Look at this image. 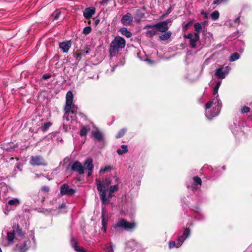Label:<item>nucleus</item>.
Wrapping results in <instances>:
<instances>
[{
  "mask_svg": "<svg viewBox=\"0 0 252 252\" xmlns=\"http://www.w3.org/2000/svg\"><path fill=\"white\" fill-rule=\"evenodd\" d=\"M230 68L228 66L225 67L221 66L216 69L215 74L219 79H224L228 74Z\"/></svg>",
  "mask_w": 252,
  "mask_h": 252,
  "instance_id": "9",
  "label": "nucleus"
},
{
  "mask_svg": "<svg viewBox=\"0 0 252 252\" xmlns=\"http://www.w3.org/2000/svg\"><path fill=\"white\" fill-rule=\"evenodd\" d=\"M218 89L214 88L213 94L215 98L208 101L205 105V116L208 119H211L218 116L222 107V103L218 94Z\"/></svg>",
  "mask_w": 252,
  "mask_h": 252,
  "instance_id": "2",
  "label": "nucleus"
},
{
  "mask_svg": "<svg viewBox=\"0 0 252 252\" xmlns=\"http://www.w3.org/2000/svg\"><path fill=\"white\" fill-rule=\"evenodd\" d=\"M95 12V8L94 7H90L86 8L83 11V16L87 19L91 18Z\"/></svg>",
  "mask_w": 252,
  "mask_h": 252,
  "instance_id": "15",
  "label": "nucleus"
},
{
  "mask_svg": "<svg viewBox=\"0 0 252 252\" xmlns=\"http://www.w3.org/2000/svg\"><path fill=\"white\" fill-rule=\"evenodd\" d=\"M133 21L132 15L129 13H127L124 15L121 19V23L124 26L130 25Z\"/></svg>",
  "mask_w": 252,
  "mask_h": 252,
  "instance_id": "14",
  "label": "nucleus"
},
{
  "mask_svg": "<svg viewBox=\"0 0 252 252\" xmlns=\"http://www.w3.org/2000/svg\"><path fill=\"white\" fill-rule=\"evenodd\" d=\"M78 109V107L73 103V94L71 91H69L66 94L65 105L64 108V114L63 120L67 122L70 121V113L74 115L75 117Z\"/></svg>",
  "mask_w": 252,
  "mask_h": 252,
  "instance_id": "3",
  "label": "nucleus"
},
{
  "mask_svg": "<svg viewBox=\"0 0 252 252\" xmlns=\"http://www.w3.org/2000/svg\"><path fill=\"white\" fill-rule=\"evenodd\" d=\"M60 14H61V12L60 11L57 12L56 13V14H55V15L54 16V20H57L59 18Z\"/></svg>",
  "mask_w": 252,
  "mask_h": 252,
  "instance_id": "48",
  "label": "nucleus"
},
{
  "mask_svg": "<svg viewBox=\"0 0 252 252\" xmlns=\"http://www.w3.org/2000/svg\"><path fill=\"white\" fill-rule=\"evenodd\" d=\"M201 14L202 15H203V16H204V17L205 18H207V17H208V14H207V13L206 12L202 11H201Z\"/></svg>",
  "mask_w": 252,
  "mask_h": 252,
  "instance_id": "52",
  "label": "nucleus"
},
{
  "mask_svg": "<svg viewBox=\"0 0 252 252\" xmlns=\"http://www.w3.org/2000/svg\"><path fill=\"white\" fill-rule=\"evenodd\" d=\"M111 177H115L117 179V181L116 183H111V185L109 186V187L108 188V191H109V192H115L118 190L119 189V178L115 176H111Z\"/></svg>",
  "mask_w": 252,
  "mask_h": 252,
  "instance_id": "18",
  "label": "nucleus"
},
{
  "mask_svg": "<svg viewBox=\"0 0 252 252\" xmlns=\"http://www.w3.org/2000/svg\"><path fill=\"white\" fill-rule=\"evenodd\" d=\"M250 111V108L248 106H245L243 107V108L241 109V112L242 113H246L249 112Z\"/></svg>",
  "mask_w": 252,
  "mask_h": 252,
  "instance_id": "40",
  "label": "nucleus"
},
{
  "mask_svg": "<svg viewBox=\"0 0 252 252\" xmlns=\"http://www.w3.org/2000/svg\"><path fill=\"white\" fill-rule=\"evenodd\" d=\"M30 163L32 166H45L47 165L43 158L40 156H32Z\"/></svg>",
  "mask_w": 252,
  "mask_h": 252,
  "instance_id": "8",
  "label": "nucleus"
},
{
  "mask_svg": "<svg viewBox=\"0 0 252 252\" xmlns=\"http://www.w3.org/2000/svg\"><path fill=\"white\" fill-rule=\"evenodd\" d=\"M115 247V246L114 244H113L112 242H110L105 244L104 250L106 252H114V249Z\"/></svg>",
  "mask_w": 252,
  "mask_h": 252,
  "instance_id": "23",
  "label": "nucleus"
},
{
  "mask_svg": "<svg viewBox=\"0 0 252 252\" xmlns=\"http://www.w3.org/2000/svg\"><path fill=\"white\" fill-rule=\"evenodd\" d=\"M92 171H90L89 170L88 171V176H91L92 175Z\"/></svg>",
  "mask_w": 252,
  "mask_h": 252,
  "instance_id": "56",
  "label": "nucleus"
},
{
  "mask_svg": "<svg viewBox=\"0 0 252 252\" xmlns=\"http://www.w3.org/2000/svg\"><path fill=\"white\" fill-rule=\"evenodd\" d=\"M21 201L17 198H13L8 200L7 204L5 205V210L9 212L11 210H14L18 206L20 205Z\"/></svg>",
  "mask_w": 252,
  "mask_h": 252,
  "instance_id": "11",
  "label": "nucleus"
},
{
  "mask_svg": "<svg viewBox=\"0 0 252 252\" xmlns=\"http://www.w3.org/2000/svg\"><path fill=\"white\" fill-rule=\"evenodd\" d=\"M100 22V20L98 19H94V24L95 26H97Z\"/></svg>",
  "mask_w": 252,
  "mask_h": 252,
  "instance_id": "53",
  "label": "nucleus"
},
{
  "mask_svg": "<svg viewBox=\"0 0 252 252\" xmlns=\"http://www.w3.org/2000/svg\"><path fill=\"white\" fill-rule=\"evenodd\" d=\"M171 34L172 33L170 31L165 32L164 33L159 36V38L161 40L165 41L171 37Z\"/></svg>",
  "mask_w": 252,
  "mask_h": 252,
  "instance_id": "24",
  "label": "nucleus"
},
{
  "mask_svg": "<svg viewBox=\"0 0 252 252\" xmlns=\"http://www.w3.org/2000/svg\"><path fill=\"white\" fill-rule=\"evenodd\" d=\"M193 180L194 184H197V185H201L202 181H201V179L199 177H198V176L194 177L193 178Z\"/></svg>",
  "mask_w": 252,
  "mask_h": 252,
  "instance_id": "37",
  "label": "nucleus"
},
{
  "mask_svg": "<svg viewBox=\"0 0 252 252\" xmlns=\"http://www.w3.org/2000/svg\"><path fill=\"white\" fill-rule=\"evenodd\" d=\"M12 228L13 230L12 231H9L7 233L6 240H7V244H4V246L5 247L12 245L13 244L16 234L20 237H23L24 235L22 229L18 224H14Z\"/></svg>",
  "mask_w": 252,
  "mask_h": 252,
  "instance_id": "5",
  "label": "nucleus"
},
{
  "mask_svg": "<svg viewBox=\"0 0 252 252\" xmlns=\"http://www.w3.org/2000/svg\"><path fill=\"white\" fill-rule=\"evenodd\" d=\"M240 22V17H237L234 21V23L236 24H239Z\"/></svg>",
  "mask_w": 252,
  "mask_h": 252,
  "instance_id": "54",
  "label": "nucleus"
},
{
  "mask_svg": "<svg viewBox=\"0 0 252 252\" xmlns=\"http://www.w3.org/2000/svg\"><path fill=\"white\" fill-rule=\"evenodd\" d=\"M110 0H102V1H101L100 2V4L101 5H106L107 3H108V2Z\"/></svg>",
  "mask_w": 252,
  "mask_h": 252,
  "instance_id": "47",
  "label": "nucleus"
},
{
  "mask_svg": "<svg viewBox=\"0 0 252 252\" xmlns=\"http://www.w3.org/2000/svg\"><path fill=\"white\" fill-rule=\"evenodd\" d=\"M240 58L239 54L235 52L231 54L230 58H229V61L230 62H234L237 60H238Z\"/></svg>",
  "mask_w": 252,
  "mask_h": 252,
  "instance_id": "29",
  "label": "nucleus"
},
{
  "mask_svg": "<svg viewBox=\"0 0 252 252\" xmlns=\"http://www.w3.org/2000/svg\"><path fill=\"white\" fill-rule=\"evenodd\" d=\"M102 229L104 231V232L106 231V226H103L102 227Z\"/></svg>",
  "mask_w": 252,
  "mask_h": 252,
  "instance_id": "55",
  "label": "nucleus"
},
{
  "mask_svg": "<svg viewBox=\"0 0 252 252\" xmlns=\"http://www.w3.org/2000/svg\"><path fill=\"white\" fill-rule=\"evenodd\" d=\"M190 229L188 228H186L184 230L183 234L182 236H184V238L186 239L188 237H189V236L190 235Z\"/></svg>",
  "mask_w": 252,
  "mask_h": 252,
  "instance_id": "35",
  "label": "nucleus"
},
{
  "mask_svg": "<svg viewBox=\"0 0 252 252\" xmlns=\"http://www.w3.org/2000/svg\"><path fill=\"white\" fill-rule=\"evenodd\" d=\"M177 242L175 241H171L169 242V249H172L174 247H176Z\"/></svg>",
  "mask_w": 252,
  "mask_h": 252,
  "instance_id": "41",
  "label": "nucleus"
},
{
  "mask_svg": "<svg viewBox=\"0 0 252 252\" xmlns=\"http://www.w3.org/2000/svg\"><path fill=\"white\" fill-rule=\"evenodd\" d=\"M52 126V123L50 122L45 123L43 126L41 127V130L45 132Z\"/></svg>",
  "mask_w": 252,
  "mask_h": 252,
  "instance_id": "32",
  "label": "nucleus"
},
{
  "mask_svg": "<svg viewBox=\"0 0 252 252\" xmlns=\"http://www.w3.org/2000/svg\"><path fill=\"white\" fill-rule=\"evenodd\" d=\"M136 224L134 222H129L125 219L118 220L114 228L115 229H123L125 230L129 231L135 227Z\"/></svg>",
  "mask_w": 252,
  "mask_h": 252,
  "instance_id": "6",
  "label": "nucleus"
},
{
  "mask_svg": "<svg viewBox=\"0 0 252 252\" xmlns=\"http://www.w3.org/2000/svg\"><path fill=\"white\" fill-rule=\"evenodd\" d=\"M51 77V74H44L43 75L42 78L44 80H46V79H49Z\"/></svg>",
  "mask_w": 252,
  "mask_h": 252,
  "instance_id": "45",
  "label": "nucleus"
},
{
  "mask_svg": "<svg viewBox=\"0 0 252 252\" xmlns=\"http://www.w3.org/2000/svg\"><path fill=\"white\" fill-rule=\"evenodd\" d=\"M222 168H223V170H224V169H225V166H223L222 167Z\"/></svg>",
  "mask_w": 252,
  "mask_h": 252,
  "instance_id": "59",
  "label": "nucleus"
},
{
  "mask_svg": "<svg viewBox=\"0 0 252 252\" xmlns=\"http://www.w3.org/2000/svg\"><path fill=\"white\" fill-rule=\"evenodd\" d=\"M75 192V190L69 188V186L66 184H63L60 189V194L63 195H72Z\"/></svg>",
  "mask_w": 252,
  "mask_h": 252,
  "instance_id": "12",
  "label": "nucleus"
},
{
  "mask_svg": "<svg viewBox=\"0 0 252 252\" xmlns=\"http://www.w3.org/2000/svg\"><path fill=\"white\" fill-rule=\"evenodd\" d=\"M32 239H33V241H34V236L33 237Z\"/></svg>",
  "mask_w": 252,
  "mask_h": 252,
  "instance_id": "60",
  "label": "nucleus"
},
{
  "mask_svg": "<svg viewBox=\"0 0 252 252\" xmlns=\"http://www.w3.org/2000/svg\"><path fill=\"white\" fill-rule=\"evenodd\" d=\"M92 134L93 137L96 141L101 142L103 140L104 137L103 133L97 128H96L95 130H93Z\"/></svg>",
  "mask_w": 252,
  "mask_h": 252,
  "instance_id": "16",
  "label": "nucleus"
},
{
  "mask_svg": "<svg viewBox=\"0 0 252 252\" xmlns=\"http://www.w3.org/2000/svg\"><path fill=\"white\" fill-rule=\"evenodd\" d=\"M90 130V128L89 126H83L80 129L79 134L81 136H86Z\"/></svg>",
  "mask_w": 252,
  "mask_h": 252,
  "instance_id": "22",
  "label": "nucleus"
},
{
  "mask_svg": "<svg viewBox=\"0 0 252 252\" xmlns=\"http://www.w3.org/2000/svg\"><path fill=\"white\" fill-rule=\"evenodd\" d=\"M101 218H102V226H106V222L105 220L104 213L103 212H102Z\"/></svg>",
  "mask_w": 252,
  "mask_h": 252,
  "instance_id": "43",
  "label": "nucleus"
},
{
  "mask_svg": "<svg viewBox=\"0 0 252 252\" xmlns=\"http://www.w3.org/2000/svg\"><path fill=\"white\" fill-rule=\"evenodd\" d=\"M71 245L74 250L77 252H86L83 248H80L77 246V241L73 238L71 239Z\"/></svg>",
  "mask_w": 252,
  "mask_h": 252,
  "instance_id": "20",
  "label": "nucleus"
},
{
  "mask_svg": "<svg viewBox=\"0 0 252 252\" xmlns=\"http://www.w3.org/2000/svg\"><path fill=\"white\" fill-rule=\"evenodd\" d=\"M221 82L220 81H218L217 83H216L215 88L219 89V88L221 85Z\"/></svg>",
  "mask_w": 252,
  "mask_h": 252,
  "instance_id": "50",
  "label": "nucleus"
},
{
  "mask_svg": "<svg viewBox=\"0 0 252 252\" xmlns=\"http://www.w3.org/2000/svg\"><path fill=\"white\" fill-rule=\"evenodd\" d=\"M122 148L123 149V150H121L120 149H118L117 150V153L120 155H123V154L126 153L128 151V149H127V145H122L121 146Z\"/></svg>",
  "mask_w": 252,
  "mask_h": 252,
  "instance_id": "28",
  "label": "nucleus"
},
{
  "mask_svg": "<svg viewBox=\"0 0 252 252\" xmlns=\"http://www.w3.org/2000/svg\"><path fill=\"white\" fill-rule=\"evenodd\" d=\"M206 22H202V24H206Z\"/></svg>",
  "mask_w": 252,
  "mask_h": 252,
  "instance_id": "58",
  "label": "nucleus"
},
{
  "mask_svg": "<svg viewBox=\"0 0 252 252\" xmlns=\"http://www.w3.org/2000/svg\"><path fill=\"white\" fill-rule=\"evenodd\" d=\"M192 22H193L192 21H190L188 22L187 23L185 24L183 26V29L184 30H187L188 29V27L192 24Z\"/></svg>",
  "mask_w": 252,
  "mask_h": 252,
  "instance_id": "42",
  "label": "nucleus"
},
{
  "mask_svg": "<svg viewBox=\"0 0 252 252\" xmlns=\"http://www.w3.org/2000/svg\"><path fill=\"white\" fill-rule=\"evenodd\" d=\"M71 169L73 171L78 173L79 174L84 173V168L81 163L78 161H75L73 162L71 165Z\"/></svg>",
  "mask_w": 252,
  "mask_h": 252,
  "instance_id": "13",
  "label": "nucleus"
},
{
  "mask_svg": "<svg viewBox=\"0 0 252 252\" xmlns=\"http://www.w3.org/2000/svg\"><path fill=\"white\" fill-rule=\"evenodd\" d=\"M76 59L77 60H80L81 59V53L80 51H77L75 53Z\"/></svg>",
  "mask_w": 252,
  "mask_h": 252,
  "instance_id": "44",
  "label": "nucleus"
},
{
  "mask_svg": "<svg viewBox=\"0 0 252 252\" xmlns=\"http://www.w3.org/2000/svg\"><path fill=\"white\" fill-rule=\"evenodd\" d=\"M229 0H214L213 1V4L219 5L221 3H226Z\"/></svg>",
  "mask_w": 252,
  "mask_h": 252,
  "instance_id": "38",
  "label": "nucleus"
},
{
  "mask_svg": "<svg viewBox=\"0 0 252 252\" xmlns=\"http://www.w3.org/2000/svg\"><path fill=\"white\" fill-rule=\"evenodd\" d=\"M71 46V42L70 40L63 41L59 44V47L63 53H67Z\"/></svg>",
  "mask_w": 252,
  "mask_h": 252,
  "instance_id": "17",
  "label": "nucleus"
},
{
  "mask_svg": "<svg viewBox=\"0 0 252 252\" xmlns=\"http://www.w3.org/2000/svg\"><path fill=\"white\" fill-rule=\"evenodd\" d=\"M204 39L205 40L206 44L207 45L210 44L214 40L213 35L211 33H208L206 34L205 35Z\"/></svg>",
  "mask_w": 252,
  "mask_h": 252,
  "instance_id": "25",
  "label": "nucleus"
},
{
  "mask_svg": "<svg viewBox=\"0 0 252 252\" xmlns=\"http://www.w3.org/2000/svg\"><path fill=\"white\" fill-rule=\"evenodd\" d=\"M185 240L186 239L184 238V236H180L177 240L176 248L180 247L182 245V244L183 243Z\"/></svg>",
  "mask_w": 252,
  "mask_h": 252,
  "instance_id": "34",
  "label": "nucleus"
},
{
  "mask_svg": "<svg viewBox=\"0 0 252 252\" xmlns=\"http://www.w3.org/2000/svg\"><path fill=\"white\" fill-rule=\"evenodd\" d=\"M117 179L115 177H109L101 181L99 179L95 180L97 189L99 193L100 198L103 204H107L109 202V199L112 197L113 192H109L107 194L106 191H108L109 186L112 183H116Z\"/></svg>",
  "mask_w": 252,
  "mask_h": 252,
  "instance_id": "1",
  "label": "nucleus"
},
{
  "mask_svg": "<svg viewBox=\"0 0 252 252\" xmlns=\"http://www.w3.org/2000/svg\"><path fill=\"white\" fill-rule=\"evenodd\" d=\"M210 17L213 20H218L220 17V13L218 11L215 10L211 13Z\"/></svg>",
  "mask_w": 252,
  "mask_h": 252,
  "instance_id": "31",
  "label": "nucleus"
},
{
  "mask_svg": "<svg viewBox=\"0 0 252 252\" xmlns=\"http://www.w3.org/2000/svg\"><path fill=\"white\" fill-rule=\"evenodd\" d=\"M91 32V28L89 26L86 27L84 28L83 31V33L84 34H89Z\"/></svg>",
  "mask_w": 252,
  "mask_h": 252,
  "instance_id": "39",
  "label": "nucleus"
},
{
  "mask_svg": "<svg viewBox=\"0 0 252 252\" xmlns=\"http://www.w3.org/2000/svg\"><path fill=\"white\" fill-rule=\"evenodd\" d=\"M126 132V129L123 128L121 129L120 131H119V132L116 134V137L117 138H119L123 136V135L125 134V133Z\"/></svg>",
  "mask_w": 252,
  "mask_h": 252,
  "instance_id": "36",
  "label": "nucleus"
},
{
  "mask_svg": "<svg viewBox=\"0 0 252 252\" xmlns=\"http://www.w3.org/2000/svg\"><path fill=\"white\" fill-rule=\"evenodd\" d=\"M112 169V167L110 165H107L104 167H102L99 170L100 173L104 174L106 172H110Z\"/></svg>",
  "mask_w": 252,
  "mask_h": 252,
  "instance_id": "30",
  "label": "nucleus"
},
{
  "mask_svg": "<svg viewBox=\"0 0 252 252\" xmlns=\"http://www.w3.org/2000/svg\"><path fill=\"white\" fill-rule=\"evenodd\" d=\"M157 33V30L155 29H153L151 30H149L147 31L145 33V35L147 37L152 38L155 35H156Z\"/></svg>",
  "mask_w": 252,
  "mask_h": 252,
  "instance_id": "27",
  "label": "nucleus"
},
{
  "mask_svg": "<svg viewBox=\"0 0 252 252\" xmlns=\"http://www.w3.org/2000/svg\"><path fill=\"white\" fill-rule=\"evenodd\" d=\"M221 82L220 81H218L217 83H216L215 88L219 89V88L221 85Z\"/></svg>",
  "mask_w": 252,
  "mask_h": 252,
  "instance_id": "51",
  "label": "nucleus"
},
{
  "mask_svg": "<svg viewBox=\"0 0 252 252\" xmlns=\"http://www.w3.org/2000/svg\"><path fill=\"white\" fill-rule=\"evenodd\" d=\"M150 28H156L162 32H165L168 29L167 23L165 21L161 22L154 25H147L144 27V29Z\"/></svg>",
  "mask_w": 252,
  "mask_h": 252,
  "instance_id": "10",
  "label": "nucleus"
},
{
  "mask_svg": "<svg viewBox=\"0 0 252 252\" xmlns=\"http://www.w3.org/2000/svg\"><path fill=\"white\" fill-rule=\"evenodd\" d=\"M27 250V242H24L23 244H17L14 249L15 252H25Z\"/></svg>",
  "mask_w": 252,
  "mask_h": 252,
  "instance_id": "19",
  "label": "nucleus"
},
{
  "mask_svg": "<svg viewBox=\"0 0 252 252\" xmlns=\"http://www.w3.org/2000/svg\"><path fill=\"white\" fill-rule=\"evenodd\" d=\"M221 82L220 81H218L217 83H216L215 88L219 89V88L221 85Z\"/></svg>",
  "mask_w": 252,
  "mask_h": 252,
  "instance_id": "49",
  "label": "nucleus"
},
{
  "mask_svg": "<svg viewBox=\"0 0 252 252\" xmlns=\"http://www.w3.org/2000/svg\"><path fill=\"white\" fill-rule=\"evenodd\" d=\"M84 168L90 171H93L94 165L93 164V159L91 158H88L84 163Z\"/></svg>",
  "mask_w": 252,
  "mask_h": 252,
  "instance_id": "21",
  "label": "nucleus"
},
{
  "mask_svg": "<svg viewBox=\"0 0 252 252\" xmlns=\"http://www.w3.org/2000/svg\"><path fill=\"white\" fill-rule=\"evenodd\" d=\"M194 30H195V32H196V33H198V34L200 32H201V31L202 30L201 24L199 23H195L194 25Z\"/></svg>",
  "mask_w": 252,
  "mask_h": 252,
  "instance_id": "33",
  "label": "nucleus"
},
{
  "mask_svg": "<svg viewBox=\"0 0 252 252\" xmlns=\"http://www.w3.org/2000/svg\"><path fill=\"white\" fill-rule=\"evenodd\" d=\"M79 115L80 116H81L82 117H83L84 116L85 117H86V116H85V115L84 114H83L82 113H79Z\"/></svg>",
  "mask_w": 252,
  "mask_h": 252,
  "instance_id": "57",
  "label": "nucleus"
},
{
  "mask_svg": "<svg viewBox=\"0 0 252 252\" xmlns=\"http://www.w3.org/2000/svg\"><path fill=\"white\" fill-rule=\"evenodd\" d=\"M121 33L126 36V37L129 38L132 36V33L128 31L126 28H122L120 29Z\"/></svg>",
  "mask_w": 252,
  "mask_h": 252,
  "instance_id": "26",
  "label": "nucleus"
},
{
  "mask_svg": "<svg viewBox=\"0 0 252 252\" xmlns=\"http://www.w3.org/2000/svg\"><path fill=\"white\" fill-rule=\"evenodd\" d=\"M126 46L125 39L120 36H117L111 43L110 46V55L111 56L116 55L119 50L125 48Z\"/></svg>",
  "mask_w": 252,
  "mask_h": 252,
  "instance_id": "4",
  "label": "nucleus"
},
{
  "mask_svg": "<svg viewBox=\"0 0 252 252\" xmlns=\"http://www.w3.org/2000/svg\"><path fill=\"white\" fill-rule=\"evenodd\" d=\"M41 190L44 192H48L49 188L47 186H43L41 188Z\"/></svg>",
  "mask_w": 252,
  "mask_h": 252,
  "instance_id": "46",
  "label": "nucleus"
},
{
  "mask_svg": "<svg viewBox=\"0 0 252 252\" xmlns=\"http://www.w3.org/2000/svg\"><path fill=\"white\" fill-rule=\"evenodd\" d=\"M184 37L189 39V45L191 48H195L196 47V44L199 40V35L198 33H189L187 35L185 34Z\"/></svg>",
  "mask_w": 252,
  "mask_h": 252,
  "instance_id": "7",
  "label": "nucleus"
}]
</instances>
